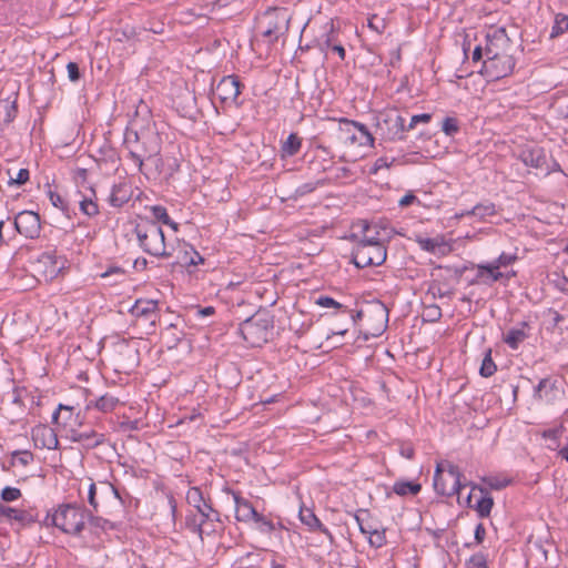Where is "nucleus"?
<instances>
[{
  "label": "nucleus",
  "mask_w": 568,
  "mask_h": 568,
  "mask_svg": "<svg viewBox=\"0 0 568 568\" xmlns=\"http://www.w3.org/2000/svg\"><path fill=\"white\" fill-rule=\"evenodd\" d=\"M125 145L129 150L130 158L135 162L141 173H144L145 165H153L154 173H161L163 161L160 158L161 140L155 132H134V140L126 138Z\"/></svg>",
  "instance_id": "nucleus-1"
},
{
  "label": "nucleus",
  "mask_w": 568,
  "mask_h": 568,
  "mask_svg": "<svg viewBox=\"0 0 568 568\" xmlns=\"http://www.w3.org/2000/svg\"><path fill=\"white\" fill-rule=\"evenodd\" d=\"M369 230V225L365 224L363 227L364 235L356 243L353 251V263L359 268L378 266L386 260V247L379 237L367 234Z\"/></svg>",
  "instance_id": "nucleus-2"
},
{
  "label": "nucleus",
  "mask_w": 568,
  "mask_h": 568,
  "mask_svg": "<svg viewBox=\"0 0 568 568\" xmlns=\"http://www.w3.org/2000/svg\"><path fill=\"white\" fill-rule=\"evenodd\" d=\"M273 327V317L265 311H258L241 323L240 333L247 344L260 347L268 341Z\"/></svg>",
  "instance_id": "nucleus-3"
},
{
  "label": "nucleus",
  "mask_w": 568,
  "mask_h": 568,
  "mask_svg": "<svg viewBox=\"0 0 568 568\" xmlns=\"http://www.w3.org/2000/svg\"><path fill=\"white\" fill-rule=\"evenodd\" d=\"M135 233L144 252L158 257L173 256V252L166 251L163 231L156 223L138 224Z\"/></svg>",
  "instance_id": "nucleus-4"
},
{
  "label": "nucleus",
  "mask_w": 568,
  "mask_h": 568,
  "mask_svg": "<svg viewBox=\"0 0 568 568\" xmlns=\"http://www.w3.org/2000/svg\"><path fill=\"white\" fill-rule=\"evenodd\" d=\"M47 525H53L65 534L78 535L84 528L83 511L71 505H62L45 518Z\"/></svg>",
  "instance_id": "nucleus-5"
},
{
  "label": "nucleus",
  "mask_w": 568,
  "mask_h": 568,
  "mask_svg": "<svg viewBox=\"0 0 568 568\" xmlns=\"http://www.w3.org/2000/svg\"><path fill=\"white\" fill-rule=\"evenodd\" d=\"M290 20L291 17L286 9L270 8L258 22L257 30L267 39L268 43H273L280 34H284L288 30Z\"/></svg>",
  "instance_id": "nucleus-6"
},
{
  "label": "nucleus",
  "mask_w": 568,
  "mask_h": 568,
  "mask_svg": "<svg viewBox=\"0 0 568 568\" xmlns=\"http://www.w3.org/2000/svg\"><path fill=\"white\" fill-rule=\"evenodd\" d=\"M460 471L455 465L447 464V468H444L442 464L436 467L434 476V488L442 496H453L459 494L460 484Z\"/></svg>",
  "instance_id": "nucleus-7"
},
{
  "label": "nucleus",
  "mask_w": 568,
  "mask_h": 568,
  "mask_svg": "<svg viewBox=\"0 0 568 568\" xmlns=\"http://www.w3.org/2000/svg\"><path fill=\"white\" fill-rule=\"evenodd\" d=\"M405 130V119L394 110L381 113L376 118V134L382 140H399L403 138Z\"/></svg>",
  "instance_id": "nucleus-8"
},
{
  "label": "nucleus",
  "mask_w": 568,
  "mask_h": 568,
  "mask_svg": "<svg viewBox=\"0 0 568 568\" xmlns=\"http://www.w3.org/2000/svg\"><path fill=\"white\" fill-rule=\"evenodd\" d=\"M388 310L381 302H374L367 306V320L364 321L366 334L379 336L386 328Z\"/></svg>",
  "instance_id": "nucleus-9"
},
{
  "label": "nucleus",
  "mask_w": 568,
  "mask_h": 568,
  "mask_svg": "<svg viewBox=\"0 0 568 568\" xmlns=\"http://www.w3.org/2000/svg\"><path fill=\"white\" fill-rule=\"evenodd\" d=\"M226 493L231 494L233 497V500L235 503V518L239 521L253 520L263 526H266L268 530H273V524L270 520H266L262 515H260L247 499L242 498L239 494L230 489H227Z\"/></svg>",
  "instance_id": "nucleus-10"
},
{
  "label": "nucleus",
  "mask_w": 568,
  "mask_h": 568,
  "mask_svg": "<svg viewBox=\"0 0 568 568\" xmlns=\"http://www.w3.org/2000/svg\"><path fill=\"white\" fill-rule=\"evenodd\" d=\"M515 67V59L511 53L499 54L495 58H486L484 72L493 80H498L510 74Z\"/></svg>",
  "instance_id": "nucleus-11"
},
{
  "label": "nucleus",
  "mask_w": 568,
  "mask_h": 568,
  "mask_svg": "<svg viewBox=\"0 0 568 568\" xmlns=\"http://www.w3.org/2000/svg\"><path fill=\"white\" fill-rule=\"evenodd\" d=\"M14 227L26 237H38L41 230L40 216L32 211H22L14 219Z\"/></svg>",
  "instance_id": "nucleus-12"
},
{
  "label": "nucleus",
  "mask_w": 568,
  "mask_h": 568,
  "mask_svg": "<svg viewBox=\"0 0 568 568\" xmlns=\"http://www.w3.org/2000/svg\"><path fill=\"white\" fill-rule=\"evenodd\" d=\"M511 43L504 28L497 29L493 34H487V43L485 47L486 58H495L499 54L510 53Z\"/></svg>",
  "instance_id": "nucleus-13"
},
{
  "label": "nucleus",
  "mask_w": 568,
  "mask_h": 568,
  "mask_svg": "<svg viewBox=\"0 0 568 568\" xmlns=\"http://www.w3.org/2000/svg\"><path fill=\"white\" fill-rule=\"evenodd\" d=\"M114 362L119 369L129 371L139 363V352L126 342L119 343L114 348Z\"/></svg>",
  "instance_id": "nucleus-14"
},
{
  "label": "nucleus",
  "mask_w": 568,
  "mask_h": 568,
  "mask_svg": "<svg viewBox=\"0 0 568 568\" xmlns=\"http://www.w3.org/2000/svg\"><path fill=\"white\" fill-rule=\"evenodd\" d=\"M216 93L223 102H235L241 93V82L236 75L224 77L216 85Z\"/></svg>",
  "instance_id": "nucleus-15"
},
{
  "label": "nucleus",
  "mask_w": 568,
  "mask_h": 568,
  "mask_svg": "<svg viewBox=\"0 0 568 568\" xmlns=\"http://www.w3.org/2000/svg\"><path fill=\"white\" fill-rule=\"evenodd\" d=\"M32 440L37 447L55 449L59 440L55 432L47 425H38L32 429Z\"/></svg>",
  "instance_id": "nucleus-16"
},
{
  "label": "nucleus",
  "mask_w": 568,
  "mask_h": 568,
  "mask_svg": "<svg viewBox=\"0 0 568 568\" xmlns=\"http://www.w3.org/2000/svg\"><path fill=\"white\" fill-rule=\"evenodd\" d=\"M158 302L154 300H138L130 312L136 318H145L153 326L158 320Z\"/></svg>",
  "instance_id": "nucleus-17"
},
{
  "label": "nucleus",
  "mask_w": 568,
  "mask_h": 568,
  "mask_svg": "<svg viewBox=\"0 0 568 568\" xmlns=\"http://www.w3.org/2000/svg\"><path fill=\"white\" fill-rule=\"evenodd\" d=\"M416 241L423 250L433 254L446 255L452 251V246L442 236L434 239L417 237Z\"/></svg>",
  "instance_id": "nucleus-18"
},
{
  "label": "nucleus",
  "mask_w": 568,
  "mask_h": 568,
  "mask_svg": "<svg viewBox=\"0 0 568 568\" xmlns=\"http://www.w3.org/2000/svg\"><path fill=\"white\" fill-rule=\"evenodd\" d=\"M0 516L7 517L8 519H13L23 525L36 521V518L30 511L16 509L2 504H0Z\"/></svg>",
  "instance_id": "nucleus-19"
},
{
  "label": "nucleus",
  "mask_w": 568,
  "mask_h": 568,
  "mask_svg": "<svg viewBox=\"0 0 568 568\" xmlns=\"http://www.w3.org/2000/svg\"><path fill=\"white\" fill-rule=\"evenodd\" d=\"M39 266L43 267L42 275L45 280L55 277L62 270V265L58 263L55 257L51 254H43L39 261Z\"/></svg>",
  "instance_id": "nucleus-20"
},
{
  "label": "nucleus",
  "mask_w": 568,
  "mask_h": 568,
  "mask_svg": "<svg viewBox=\"0 0 568 568\" xmlns=\"http://www.w3.org/2000/svg\"><path fill=\"white\" fill-rule=\"evenodd\" d=\"M17 115V100L12 97L0 100V122L8 124Z\"/></svg>",
  "instance_id": "nucleus-21"
},
{
  "label": "nucleus",
  "mask_w": 568,
  "mask_h": 568,
  "mask_svg": "<svg viewBox=\"0 0 568 568\" xmlns=\"http://www.w3.org/2000/svg\"><path fill=\"white\" fill-rule=\"evenodd\" d=\"M185 524L190 530L199 535L201 540L204 539V536H210L214 532V529H206L205 527L210 523L207 520H202L196 515L187 516Z\"/></svg>",
  "instance_id": "nucleus-22"
},
{
  "label": "nucleus",
  "mask_w": 568,
  "mask_h": 568,
  "mask_svg": "<svg viewBox=\"0 0 568 568\" xmlns=\"http://www.w3.org/2000/svg\"><path fill=\"white\" fill-rule=\"evenodd\" d=\"M119 399L116 397L110 396V395H103L99 399L94 402H90L87 405V409L90 410L92 407L103 412H112L115 406L118 405Z\"/></svg>",
  "instance_id": "nucleus-23"
},
{
  "label": "nucleus",
  "mask_w": 568,
  "mask_h": 568,
  "mask_svg": "<svg viewBox=\"0 0 568 568\" xmlns=\"http://www.w3.org/2000/svg\"><path fill=\"white\" fill-rule=\"evenodd\" d=\"M521 328H511L504 337V342L511 348L516 349L518 345L526 339L527 334L525 332L526 323L521 324Z\"/></svg>",
  "instance_id": "nucleus-24"
},
{
  "label": "nucleus",
  "mask_w": 568,
  "mask_h": 568,
  "mask_svg": "<svg viewBox=\"0 0 568 568\" xmlns=\"http://www.w3.org/2000/svg\"><path fill=\"white\" fill-rule=\"evenodd\" d=\"M354 517H355L356 521L359 525L361 531L364 532V534H369V544L372 546H374L376 548H379V547H382L386 542V537H385V531L384 530L379 531L377 529H375V530L366 529L362 525L359 516L355 515Z\"/></svg>",
  "instance_id": "nucleus-25"
},
{
  "label": "nucleus",
  "mask_w": 568,
  "mask_h": 568,
  "mask_svg": "<svg viewBox=\"0 0 568 568\" xmlns=\"http://www.w3.org/2000/svg\"><path fill=\"white\" fill-rule=\"evenodd\" d=\"M302 145L301 138L297 136L295 133H291L287 138V140L283 143L281 152L282 156H293L295 155Z\"/></svg>",
  "instance_id": "nucleus-26"
},
{
  "label": "nucleus",
  "mask_w": 568,
  "mask_h": 568,
  "mask_svg": "<svg viewBox=\"0 0 568 568\" xmlns=\"http://www.w3.org/2000/svg\"><path fill=\"white\" fill-rule=\"evenodd\" d=\"M480 491L484 495L477 500L475 510L478 513L479 517L484 518L489 516L494 506V499L488 495V493H485L483 488H480Z\"/></svg>",
  "instance_id": "nucleus-27"
},
{
  "label": "nucleus",
  "mask_w": 568,
  "mask_h": 568,
  "mask_svg": "<svg viewBox=\"0 0 568 568\" xmlns=\"http://www.w3.org/2000/svg\"><path fill=\"white\" fill-rule=\"evenodd\" d=\"M300 518H301L302 523H304L308 527L318 528L322 531L327 532V530L322 527L320 519L316 517V515L314 514V511L312 509L306 508V507H301Z\"/></svg>",
  "instance_id": "nucleus-28"
},
{
  "label": "nucleus",
  "mask_w": 568,
  "mask_h": 568,
  "mask_svg": "<svg viewBox=\"0 0 568 568\" xmlns=\"http://www.w3.org/2000/svg\"><path fill=\"white\" fill-rule=\"evenodd\" d=\"M568 31V16L557 13L550 32V39H555Z\"/></svg>",
  "instance_id": "nucleus-29"
},
{
  "label": "nucleus",
  "mask_w": 568,
  "mask_h": 568,
  "mask_svg": "<svg viewBox=\"0 0 568 568\" xmlns=\"http://www.w3.org/2000/svg\"><path fill=\"white\" fill-rule=\"evenodd\" d=\"M420 485L413 481H400L394 485V491L397 495L404 496L407 494L416 495L420 490Z\"/></svg>",
  "instance_id": "nucleus-30"
},
{
  "label": "nucleus",
  "mask_w": 568,
  "mask_h": 568,
  "mask_svg": "<svg viewBox=\"0 0 568 568\" xmlns=\"http://www.w3.org/2000/svg\"><path fill=\"white\" fill-rule=\"evenodd\" d=\"M496 213L495 204L488 203V204H478L473 207L471 211L466 212L467 215L471 214L475 216H478L479 219H484L486 216H491ZM465 215V213L462 214V216Z\"/></svg>",
  "instance_id": "nucleus-31"
},
{
  "label": "nucleus",
  "mask_w": 568,
  "mask_h": 568,
  "mask_svg": "<svg viewBox=\"0 0 568 568\" xmlns=\"http://www.w3.org/2000/svg\"><path fill=\"white\" fill-rule=\"evenodd\" d=\"M162 336L166 341L169 348H172L181 339L182 332H180L175 325L171 324L165 328Z\"/></svg>",
  "instance_id": "nucleus-32"
},
{
  "label": "nucleus",
  "mask_w": 568,
  "mask_h": 568,
  "mask_svg": "<svg viewBox=\"0 0 568 568\" xmlns=\"http://www.w3.org/2000/svg\"><path fill=\"white\" fill-rule=\"evenodd\" d=\"M152 215L154 219L162 221L164 224L170 225L174 231L178 230V224L173 222L166 213L165 207L154 205L151 207Z\"/></svg>",
  "instance_id": "nucleus-33"
},
{
  "label": "nucleus",
  "mask_w": 568,
  "mask_h": 568,
  "mask_svg": "<svg viewBox=\"0 0 568 568\" xmlns=\"http://www.w3.org/2000/svg\"><path fill=\"white\" fill-rule=\"evenodd\" d=\"M523 161L526 165L540 168L545 163V158L541 156L540 152L528 151L523 153Z\"/></svg>",
  "instance_id": "nucleus-34"
},
{
  "label": "nucleus",
  "mask_w": 568,
  "mask_h": 568,
  "mask_svg": "<svg viewBox=\"0 0 568 568\" xmlns=\"http://www.w3.org/2000/svg\"><path fill=\"white\" fill-rule=\"evenodd\" d=\"M202 262V256L193 248H191V252L185 251L182 257L176 256V263L182 265H197L199 263Z\"/></svg>",
  "instance_id": "nucleus-35"
},
{
  "label": "nucleus",
  "mask_w": 568,
  "mask_h": 568,
  "mask_svg": "<svg viewBox=\"0 0 568 568\" xmlns=\"http://www.w3.org/2000/svg\"><path fill=\"white\" fill-rule=\"evenodd\" d=\"M186 501L194 508H200L205 500L200 488L191 487L186 493Z\"/></svg>",
  "instance_id": "nucleus-36"
},
{
  "label": "nucleus",
  "mask_w": 568,
  "mask_h": 568,
  "mask_svg": "<svg viewBox=\"0 0 568 568\" xmlns=\"http://www.w3.org/2000/svg\"><path fill=\"white\" fill-rule=\"evenodd\" d=\"M479 372H480V375L484 377H489L496 372V365L491 359V349L487 351V353L483 359Z\"/></svg>",
  "instance_id": "nucleus-37"
},
{
  "label": "nucleus",
  "mask_w": 568,
  "mask_h": 568,
  "mask_svg": "<svg viewBox=\"0 0 568 568\" xmlns=\"http://www.w3.org/2000/svg\"><path fill=\"white\" fill-rule=\"evenodd\" d=\"M197 514H195L202 520H210V517L214 516L216 523H219V514L213 510V508L204 501L200 508H195Z\"/></svg>",
  "instance_id": "nucleus-38"
},
{
  "label": "nucleus",
  "mask_w": 568,
  "mask_h": 568,
  "mask_svg": "<svg viewBox=\"0 0 568 568\" xmlns=\"http://www.w3.org/2000/svg\"><path fill=\"white\" fill-rule=\"evenodd\" d=\"M491 267H493V263L479 264L477 266V270H478L477 278L483 277L484 273H488L494 282L498 281L499 278H501L503 277V273L499 272V270L491 271L490 270Z\"/></svg>",
  "instance_id": "nucleus-39"
},
{
  "label": "nucleus",
  "mask_w": 568,
  "mask_h": 568,
  "mask_svg": "<svg viewBox=\"0 0 568 568\" xmlns=\"http://www.w3.org/2000/svg\"><path fill=\"white\" fill-rule=\"evenodd\" d=\"M367 26L369 29L381 34L386 29V20L377 14H373L368 18Z\"/></svg>",
  "instance_id": "nucleus-40"
},
{
  "label": "nucleus",
  "mask_w": 568,
  "mask_h": 568,
  "mask_svg": "<svg viewBox=\"0 0 568 568\" xmlns=\"http://www.w3.org/2000/svg\"><path fill=\"white\" fill-rule=\"evenodd\" d=\"M105 440V437L103 434H99L94 430H90L89 438L82 444L85 448H94L101 444H103Z\"/></svg>",
  "instance_id": "nucleus-41"
},
{
  "label": "nucleus",
  "mask_w": 568,
  "mask_h": 568,
  "mask_svg": "<svg viewBox=\"0 0 568 568\" xmlns=\"http://www.w3.org/2000/svg\"><path fill=\"white\" fill-rule=\"evenodd\" d=\"M80 209L88 216H93L99 213L98 204L91 199H83L80 201Z\"/></svg>",
  "instance_id": "nucleus-42"
},
{
  "label": "nucleus",
  "mask_w": 568,
  "mask_h": 568,
  "mask_svg": "<svg viewBox=\"0 0 568 568\" xmlns=\"http://www.w3.org/2000/svg\"><path fill=\"white\" fill-rule=\"evenodd\" d=\"M341 122L346 123V124H352L355 128H357L358 131L362 132V134L365 136L366 142L369 145H373L374 136L372 135V133L367 130V128L364 124L356 122V121L347 120V119H342Z\"/></svg>",
  "instance_id": "nucleus-43"
},
{
  "label": "nucleus",
  "mask_w": 568,
  "mask_h": 568,
  "mask_svg": "<svg viewBox=\"0 0 568 568\" xmlns=\"http://www.w3.org/2000/svg\"><path fill=\"white\" fill-rule=\"evenodd\" d=\"M33 459V456L30 452H16L12 455L11 464L14 466L17 464L28 465Z\"/></svg>",
  "instance_id": "nucleus-44"
},
{
  "label": "nucleus",
  "mask_w": 568,
  "mask_h": 568,
  "mask_svg": "<svg viewBox=\"0 0 568 568\" xmlns=\"http://www.w3.org/2000/svg\"><path fill=\"white\" fill-rule=\"evenodd\" d=\"M21 497V491L14 487H6L1 491V498L4 501H14Z\"/></svg>",
  "instance_id": "nucleus-45"
},
{
  "label": "nucleus",
  "mask_w": 568,
  "mask_h": 568,
  "mask_svg": "<svg viewBox=\"0 0 568 568\" xmlns=\"http://www.w3.org/2000/svg\"><path fill=\"white\" fill-rule=\"evenodd\" d=\"M515 256L513 255H507L505 253L500 254L499 257L493 262V267L490 268L491 271L494 270H499L501 266H507L509 264H511L514 261H515Z\"/></svg>",
  "instance_id": "nucleus-46"
},
{
  "label": "nucleus",
  "mask_w": 568,
  "mask_h": 568,
  "mask_svg": "<svg viewBox=\"0 0 568 568\" xmlns=\"http://www.w3.org/2000/svg\"><path fill=\"white\" fill-rule=\"evenodd\" d=\"M483 480H484V483H486L489 486V488L496 489V490L503 489L506 486H508V484H509V480L499 479L497 477H488V478H484Z\"/></svg>",
  "instance_id": "nucleus-47"
},
{
  "label": "nucleus",
  "mask_w": 568,
  "mask_h": 568,
  "mask_svg": "<svg viewBox=\"0 0 568 568\" xmlns=\"http://www.w3.org/2000/svg\"><path fill=\"white\" fill-rule=\"evenodd\" d=\"M443 131L447 135H453L458 131L457 121L454 118H446L443 122Z\"/></svg>",
  "instance_id": "nucleus-48"
},
{
  "label": "nucleus",
  "mask_w": 568,
  "mask_h": 568,
  "mask_svg": "<svg viewBox=\"0 0 568 568\" xmlns=\"http://www.w3.org/2000/svg\"><path fill=\"white\" fill-rule=\"evenodd\" d=\"M317 305L320 306H323V307H335V308H341L342 305L333 300L332 297H328V296H321L316 300L315 302Z\"/></svg>",
  "instance_id": "nucleus-49"
},
{
  "label": "nucleus",
  "mask_w": 568,
  "mask_h": 568,
  "mask_svg": "<svg viewBox=\"0 0 568 568\" xmlns=\"http://www.w3.org/2000/svg\"><path fill=\"white\" fill-rule=\"evenodd\" d=\"M29 180V171L27 169H20L16 178L10 176V183L18 185L24 184Z\"/></svg>",
  "instance_id": "nucleus-50"
},
{
  "label": "nucleus",
  "mask_w": 568,
  "mask_h": 568,
  "mask_svg": "<svg viewBox=\"0 0 568 568\" xmlns=\"http://www.w3.org/2000/svg\"><path fill=\"white\" fill-rule=\"evenodd\" d=\"M120 192V187H113L110 202L113 206H122L123 203L128 201V197L125 196H119L118 193Z\"/></svg>",
  "instance_id": "nucleus-51"
},
{
  "label": "nucleus",
  "mask_w": 568,
  "mask_h": 568,
  "mask_svg": "<svg viewBox=\"0 0 568 568\" xmlns=\"http://www.w3.org/2000/svg\"><path fill=\"white\" fill-rule=\"evenodd\" d=\"M67 70H68V75H69V79L72 81V82H75L80 79V71H79V67L75 62H69L68 65H67Z\"/></svg>",
  "instance_id": "nucleus-52"
},
{
  "label": "nucleus",
  "mask_w": 568,
  "mask_h": 568,
  "mask_svg": "<svg viewBox=\"0 0 568 568\" xmlns=\"http://www.w3.org/2000/svg\"><path fill=\"white\" fill-rule=\"evenodd\" d=\"M430 121V114L423 113L413 115L408 125V129H413L418 122H429Z\"/></svg>",
  "instance_id": "nucleus-53"
},
{
  "label": "nucleus",
  "mask_w": 568,
  "mask_h": 568,
  "mask_svg": "<svg viewBox=\"0 0 568 568\" xmlns=\"http://www.w3.org/2000/svg\"><path fill=\"white\" fill-rule=\"evenodd\" d=\"M324 44L326 48H331L334 52H336L342 60L345 58V49L341 44L332 45L329 36H327Z\"/></svg>",
  "instance_id": "nucleus-54"
},
{
  "label": "nucleus",
  "mask_w": 568,
  "mask_h": 568,
  "mask_svg": "<svg viewBox=\"0 0 568 568\" xmlns=\"http://www.w3.org/2000/svg\"><path fill=\"white\" fill-rule=\"evenodd\" d=\"M90 436V432H77L73 430L71 434L72 442L83 444Z\"/></svg>",
  "instance_id": "nucleus-55"
},
{
  "label": "nucleus",
  "mask_w": 568,
  "mask_h": 568,
  "mask_svg": "<svg viewBox=\"0 0 568 568\" xmlns=\"http://www.w3.org/2000/svg\"><path fill=\"white\" fill-rule=\"evenodd\" d=\"M393 162H394V159H392L389 161L387 158H379L376 160L373 171L377 172L381 169L389 168L393 164Z\"/></svg>",
  "instance_id": "nucleus-56"
},
{
  "label": "nucleus",
  "mask_w": 568,
  "mask_h": 568,
  "mask_svg": "<svg viewBox=\"0 0 568 568\" xmlns=\"http://www.w3.org/2000/svg\"><path fill=\"white\" fill-rule=\"evenodd\" d=\"M470 562L475 568H487V562L483 555L473 556Z\"/></svg>",
  "instance_id": "nucleus-57"
},
{
  "label": "nucleus",
  "mask_w": 568,
  "mask_h": 568,
  "mask_svg": "<svg viewBox=\"0 0 568 568\" xmlns=\"http://www.w3.org/2000/svg\"><path fill=\"white\" fill-rule=\"evenodd\" d=\"M49 195L53 206L64 210L63 199L58 193L50 191Z\"/></svg>",
  "instance_id": "nucleus-58"
},
{
  "label": "nucleus",
  "mask_w": 568,
  "mask_h": 568,
  "mask_svg": "<svg viewBox=\"0 0 568 568\" xmlns=\"http://www.w3.org/2000/svg\"><path fill=\"white\" fill-rule=\"evenodd\" d=\"M88 501L97 510L98 504L95 500V484H90L88 490Z\"/></svg>",
  "instance_id": "nucleus-59"
},
{
  "label": "nucleus",
  "mask_w": 568,
  "mask_h": 568,
  "mask_svg": "<svg viewBox=\"0 0 568 568\" xmlns=\"http://www.w3.org/2000/svg\"><path fill=\"white\" fill-rule=\"evenodd\" d=\"M119 275V276H123L124 274V271L121 268V267H118V266H113V267H110L108 271H105L104 273L101 274V277H109L111 275Z\"/></svg>",
  "instance_id": "nucleus-60"
},
{
  "label": "nucleus",
  "mask_w": 568,
  "mask_h": 568,
  "mask_svg": "<svg viewBox=\"0 0 568 568\" xmlns=\"http://www.w3.org/2000/svg\"><path fill=\"white\" fill-rule=\"evenodd\" d=\"M485 528L483 526V524H478L476 529H475V539L477 542H481L485 538Z\"/></svg>",
  "instance_id": "nucleus-61"
},
{
  "label": "nucleus",
  "mask_w": 568,
  "mask_h": 568,
  "mask_svg": "<svg viewBox=\"0 0 568 568\" xmlns=\"http://www.w3.org/2000/svg\"><path fill=\"white\" fill-rule=\"evenodd\" d=\"M353 322L365 321L367 320V307L365 310H359L355 314L352 315Z\"/></svg>",
  "instance_id": "nucleus-62"
},
{
  "label": "nucleus",
  "mask_w": 568,
  "mask_h": 568,
  "mask_svg": "<svg viewBox=\"0 0 568 568\" xmlns=\"http://www.w3.org/2000/svg\"><path fill=\"white\" fill-rule=\"evenodd\" d=\"M414 201H416V196L412 193H408L399 200V205L407 206L412 204Z\"/></svg>",
  "instance_id": "nucleus-63"
},
{
  "label": "nucleus",
  "mask_w": 568,
  "mask_h": 568,
  "mask_svg": "<svg viewBox=\"0 0 568 568\" xmlns=\"http://www.w3.org/2000/svg\"><path fill=\"white\" fill-rule=\"evenodd\" d=\"M400 454L404 457L410 459L414 456V449H413V447H403L402 450H400Z\"/></svg>",
  "instance_id": "nucleus-64"
}]
</instances>
